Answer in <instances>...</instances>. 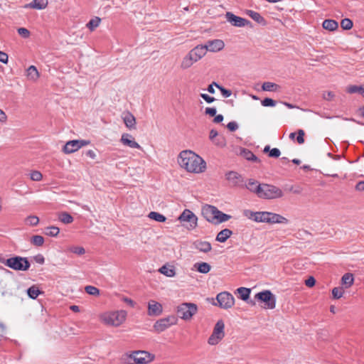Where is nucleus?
I'll return each instance as SVG.
<instances>
[{
    "instance_id": "f257e3e1",
    "label": "nucleus",
    "mask_w": 364,
    "mask_h": 364,
    "mask_svg": "<svg viewBox=\"0 0 364 364\" xmlns=\"http://www.w3.org/2000/svg\"><path fill=\"white\" fill-rule=\"evenodd\" d=\"M203 160L198 155L191 150H183L180 152L178 156V164L181 168H184L188 172L200 173L203 168Z\"/></svg>"
},
{
    "instance_id": "f03ea898",
    "label": "nucleus",
    "mask_w": 364,
    "mask_h": 364,
    "mask_svg": "<svg viewBox=\"0 0 364 364\" xmlns=\"http://www.w3.org/2000/svg\"><path fill=\"white\" fill-rule=\"evenodd\" d=\"M155 355L146 350H134L130 353H124L120 361L124 364H148L152 362Z\"/></svg>"
},
{
    "instance_id": "7ed1b4c3",
    "label": "nucleus",
    "mask_w": 364,
    "mask_h": 364,
    "mask_svg": "<svg viewBox=\"0 0 364 364\" xmlns=\"http://www.w3.org/2000/svg\"><path fill=\"white\" fill-rule=\"evenodd\" d=\"M127 315L124 310L109 311L102 314L100 319L106 325L117 327L124 323Z\"/></svg>"
},
{
    "instance_id": "20e7f679",
    "label": "nucleus",
    "mask_w": 364,
    "mask_h": 364,
    "mask_svg": "<svg viewBox=\"0 0 364 364\" xmlns=\"http://www.w3.org/2000/svg\"><path fill=\"white\" fill-rule=\"evenodd\" d=\"M284 196L283 191L272 184L262 183L259 198L266 200L280 198Z\"/></svg>"
},
{
    "instance_id": "39448f33",
    "label": "nucleus",
    "mask_w": 364,
    "mask_h": 364,
    "mask_svg": "<svg viewBox=\"0 0 364 364\" xmlns=\"http://www.w3.org/2000/svg\"><path fill=\"white\" fill-rule=\"evenodd\" d=\"M6 266L16 271H26L29 269L30 262L26 257L16 256L7 259Z\"/></svg>"
},
{
    "instance_id": "423d86ee",
    "label": "nucleus",
    "mask_w": 364,
    "mask_h": 364,
    "mask_svg": "<svg viewBox=\"0 0 364 364\" xmlns=\"http://www.w3.org/2000/svg\"><path fill=\"white\" fill-rule=\"evenodd\" d=\"M216 301H213V304L223 309H231L235 305L234 296L228 291L219 293L216 296Z\"/></svg>"
},
{
    "instance_id": "0eeeda50",
    "label": "nucleus",
    "mask_w": 364,
    "mask_h": 364,
    "mask_svg": "<svg viewBox=\"0 0 364 364\" xmlns=\"http://www.w3.org/2000/svg\"><path fill=\"white\" fill-rule=\"evenodd\" d=\"M225 337V323L223 320H218L215 323L213 331L208 338V343L211 346L218 344Z\"/></svg>"
},
{
    "instance_id": "6e6552de",
    "label": "nucleus",
    "mask_w": 364,
    "mask_h": 364,
    "mask_svg": "<svg viewBox=\"0 0 364 364\" xmlns=\"http://www.w3.org/2000/svg\"><path fill=\"white\" fill-rule=\"evenodd\" d=\"M197 306L193 303H183L177 307L179 318L188 321L197 312Z\"/></svg>"
},
{
    "instance_id": "1a4fd4ad",
    "label": "nucleus",
    "mask_w": 364,
    "mask_h": 364,
    "mask_svg": "<svg viewBox=\"0 0 364 364\" xmlns=\"http://www.w3.org/2000/svg\"><path fill=\"white\" fill-rule=\"evenodd\" d=\"M177 322V317H176L173 315H171L157 320L154 323L153 328L156 332L161 333L166 330L167 328H170L171 326L176 325Z\"/></svg>"
},
{
    "instance_id": "9d476101",
    "label": "nucleus",
    "mask_w": 364,
    "mask_h": 364,
    "mask_svg": "<svg viewBox=\"0 0 364 364\" xmlns=\"http://www.w3.org/2000/svg\"><path fill=\"white\" fill-rule=\"evenodd\" d=\"M255 299L263 301L265 304V309H273L276 306V298L269 290L257 293L255 295Z\"/></svg>"
},
{
    "instance_id": "9b49d317",
    "label": "nucleus",
    "mask_w": 364,
    "mask_h": 364,
    "mask_svg": "<svg viewBox=\"0 0 364 364\" xmlns=\"http://www.w3.org/2000/svg\"><path fill=\"white\" fill-rule=\"evenodd\" d=\"M206 210H208L213 215L211 219H208V221L213 223H224L231 218L230 215L223 213L215 206L206 205Z\"/></svg>"
},
{
    "instance_id": "f8f14e48",
    "label": "nucleus",
    "mask_w": 364,
    "mask_h": 364,
    "mask_svg": "<svg viewBox=\"0 0 364 364\" xmlns=\"http://www.w3.org/2000/svg\"><path fill=\"white\" fill-rule=\"evenodd\" d=\"M90 144L88 140H70L66 142L63 146V151L65 154H72L77 151L80 148Z\"/></svg>"
},
{
    "instance_id": "ddd939ff",
    "label": "nucleus",
    "mask_w": 364,
    "mask_h": 364,
    "mask_svg": "<svg viewBox=\"0 0 364 364\" xmlns=\"http://www.w3.org/2000/svg\"><path fill=\"white\" fill-rule=\"evenodd\" d=\"M245 216L248 219L252 220L257 223H268V212H253L250 210H245L243 212Z\"/></svg>"
},
{
    "instance_id": "4468645a",
    "label": "nucleus",
    "mask_w": 364,
    "mask_h": 364,
    "mask_svg": "<svg viewBox=\"0 0 364 364\" xmlns=\"http://www.w3.org/2000/svg\"><path fill=\"white\" fill-rule=\"evenodd\" d=\"M225 179L232 187H243L244 178L236 171H230L225 173Z\"/></svg>"
},
{
    "instance_id": "2eb2a0df",
    "label": "nucleus",
    "mask_w": 364,
    "mask_h": 364,
    "mask_svg": "<svg viewBox=\"0 0 364 364\" xmlns=\"http://www.w3.org/2000/svg\"><path fill=\"white\" fill-rule=\"evenodd\" d=\"M178 220L181 223H188L189 228H193L196 225L197 218L189 210H185L178 217Z\"/></svg>"
},
{
    "instance_id": "dca6fc26",
    "label": "nucleus",
    "mask_w": 364,
    "mask_h": 364,
    "mask_svg": "<svg viewBox=\"0 0 364 364\" xmlns=\"http://www.w3.org/2000/svg\"><path fill=\"white\" fill-rule=\"evenodd\" d=\"M225 18L229 23L237 27H244L250 23L248 20L237 16L231 12H227Z\"/></svg>"
},
{
    "instance_id": "f3484780",
    "label": "nucleus",
    "mask_w": 364,
    "mask_h": 364,
    "mask_svg": "<svg viewBox=\"0 0 364 364\" xmlns=\"http://www.w3.org/2000/svg\"><path fill=\"white\" fill-rule=\"evenodd\" d=\"M147 308V314L150 316H158L163 312L162 305L155 300H150L148 302Z\"/></svg>"
},
{
    "instance_id": "a211bd4d",
    "label": "nucleus",
    "mask_w": 364,
    "mask_h": 364,
    "mask_svg": "<svg viewBox=\"0 0 364 364\" xmlns=\"http://www.w3.org/2000/svg\"><path fill=\"white\" fill-rule=\"evenodd\" d=\"M225 47V43L220 39H214L206 41V51L216 53L222 50Z\"/></svg>"
},
{
    "instance_id": "6ab92c4d",
    "label": "nucleus",
    "mask_w": 364,
    "mask_h": 364,
    "mask_svg": "<svg viewBox=\"0 0 364 364\" xmlns=\"http://www.w3.org/2000/svg\"><path fill=\"white\" fill-rule=\"evenodd\" d=\"M120 142L127 146L132 149H137L142 150V147L134 140L133 136L127 133H124L122 135Z\"/></svg>"
},
{
    "instance_id": "aec40b11",
    "label": "nucleus",
    "mask_w": 364,
    "mask_h": 364,
    "mask_svg": "<svg viewBox=\"0 0 364 364\" xmlns=\"http://www.w3.org/2000/svg\"><path fill=\"white\" fill-rule=\"evenodd\" d=\"M243 186L247 188L250 192L257 195L259 196L262 183H259L257 181L253 178H250L247 181V182L244 184Z\"/></svg>"
},
{
    "instance_id": "412c9836",
    "label": "nucleus",
    "mask_w": 364,
    "mask_h": 364,
    "mask_svg": "<svg viewBox=\"0 0 364 364\" xmlns=\"http://www.w3.org/2000/svg\"><path fill=\"white\" fill-rule=\"evenodd\" d=\"M188 55L191 56L195 62L202 58L205 55V46L199 45L192 49Z\"/></svg>"
},
{
    "instance_id": "4be33fe9",
    "label": "nucleus",
    "mask_w": 364,
    "mask_h": 364,
    "mask_svg": "<svg viewBox=\"0 0 364 364\" xmlns=\"http://www.w3.org/2000/svg\"><path fill=\"white\" fill-rule=\"evenodd\" d=\"M123 121L126 125V127L129 129H136V119L134 116L129 112L123 114L122 116Z\"/></svg>"
},
{
    "instance_id": "5701e85b",
    "label": "nucleus",
    "mask_w": 364,
    "mask_h": 364,
    "mask_svg": "<svg viewBox=\"0 0 364 364\" xmlns=\"http://www.w3.org/2000/svg\"><path fill=\"white\" fill-rule=\"evenodd\" d=\"M288 220L282 215L271 212H268V223H284L287 224Z\"/></svg>"
},
{
    "instance_id": "b1692460",
    "label": "nucleus",
    "mask_w": 364,
    "mask_h": 364,
    "mask_svg": "<svg viewBox=\"0 0 364 364\" xmlns=\"http://www.w3.org/2000/svg\"><path fill=\"white\" fill-rule=\"evenodd\" d=\"M48 6V1L44 0H33L31 3L24 6L25 9H44Z\"/></svg>"
},
{
    "instance_id": "393cba45",
    "label": "nucleus",
    "mask_w": 364,
    "mask_h": 364,
    "mask_svg": "<svg viewBox=\"0 0 364 364\" xmlns=\"http://www.w3.org/2000/svg\"><path fill=\"white\" fill-rule=\"evenodd\" d=\"M232 235V230L228 228L223 229L218 233L216 240L220 242H225Z\"/></svg>"
},
{
    "instance_id": "a878e982",
    "label": "nucleus",
    "mask_w": 364,
    "mask_h": 364,
    "mask_svg": "<svg viewBox=\"0 0 364 364\" xmlns=\"http://www.w3.org/2000/svg\"><path fill=\"white\" fill-rule=\"evenodd\" d=\"M324 29L329 31H334L338 28V23L336 21L333 19H326L322 23Z\"/></svg>"
},
{
    "instance_id": "bb28decb",
    "label": "nucleus",
    "mask_w": 364,
    "mask_h": 364,
    "mask_svg": "<svg viewBox=\"0 0 364 364\" xmlns=\"http://www.w3.org/2000/svg\"><path fill=\"white\" fill-rule=\"evenodd\" d=\"M247 15L253 19L255 22L261 24L266 25L265 19L258 13L252 10H249L247 11Z\"/></svg>"
},
{
    "instance_id": "cd10ccee",
    "label": "nucleus",
    "mask_w": 364,
    "mask_h": 364,
    "mask_svg": "<svg viewBox=\"0 0 364 364\" xmlns=\"http://www.w3.org/2000/svg\"><path fill=\"white\" fill-rule=\"evenodd\" d=\"M159 272L168 277H173L176 274L175 269L173 267L167 264L163 265L161 267H160Z\"/></svg>"
},
{
    "instance_id": "c85d7f7f",
    "label": "nucleus",
    "mask_w": 364,
    "mask_h": 364,
    "mask_svg": "<svg viewBox=\"0 0 364 364\" xmlns=\"http://www.w3.org/2000/svg\"><path fill=\"white\" fill-rule=\"evenodd\" d=\"M251 289L246 287H239L236 289L235 294H238V297L243 301H247L250 298Z\"/></svg>"
},
{
    "instance_id": "c756f323",
    "label": "nucleus",
    "mask_w": 364,
    "mask_h": 364,
    "mask_svg": "<svg viewBox=\"0 0 364 364\" xmlns=\"http://www.w3.org/2000/svg\"><path fill=\"white\" fill-rule=\"evenodd\" d=\"M27 77L32 81H36L39 77V73L34 65H31L26 70Z\"/></svg>"
},
{
    "instance_id": "7c9ffc66",
    "label": "nucleus",
    "mask_w": 364,
    "mask_h": 364,
    "mask_svg": "<svg viewBox=\"0 0 364 364\" xmlns=\"http://www.w3.org/2000/svg\"><path fill=\"white\" fill-rule=\"evenodd\" d=\"M354 277L350 273H346L341 278V284L345 288H349L353 284Z\"/></svg>"
},
{
    "instance_id": "2f4dec72",
    "label": "nucleus",
    "mask_w": 364,
    "mask_h": 364,
    "mask_svg": "<svg viewBox=\"0 0 364 364\" xmlns=\"http://www.w3.org/2000/svg\"><path fill=\"white\" fill-rule=\"evenodd\" d=\"M58 220L64 224H70L73 222V217L67 212H61L58 214Z\"/></svg>"
},
{
    "instance_id": "473e14b6",
    "label": "nucleus",
    "mask_w": 364,
    "mask_h": 364,
    "mask_svg": "<svg viewBox=\"0 0 364 364\" xmlns=\"http://www.w3.org/2000/svg\"><path fill=\"white\" fill-rule=\"evenodd\" d=\"M262 88L264 91L275 92L280 88L279 85L271 82H265L262 84Z\"/></svg>"
},
{
    "instance_id": "72a5a7b5",
    "label": "nucleus",
    "mask_w": 364,
    "mask_h": 364,
    "mask_svg": "<svg viewBox=\"0 0 364 364\" xmlns=\"http://www.w3.org/2000/svg\"><path fill=\"white\" fill-rule=\"evenodd\" d=\"M241 154L242 156L248 160V161H252L255 162H259L260 160L250 151L247 149H243L241 152Z\"/></svg>"
},
{
    "instance_id": "f704fd0d",
    "label": "nucleus",
    "mask_w": 364,
    "mask_h": 364,
    "mask_svg": "<svg viewBox=\"0 0 364 364\" xmlns=\"http://www.w3.org/2000/svg\"><path fill=\"white\" fill-rule=\"evenodd\" d=\"M346 90L350 94L359 93L364 97V85L361 86L350 85L347 87Z\"/></svg>"
},
{
    "instance_id": "c9c22d12",
    "label": "nucleus",
    "mask_w": 364,
    "mask_h": 364,
    "mask_svg": "<svg viewBox=\"0 0 364 364\" xmlns=\"http://www.w3.org/2000/svg\"><path fill=\"white\" fill-rule=\"evenodd\" d=\"M194 63H196L191 56L186 55L182 60L181 68L183 70L189 68Z\"/></svg>"
},
{
    "instance_id": "e433bc0d",
    "label": "nucleus",
    "mask_w": 364,
    "mask_h": 364,
    "mask_svg": "<svg viewBox=\"0 0 364 364\" xmlns=\"http://www.w3.org/2000/svg\"><path fill=\"white\" fill-rule=\"evenodd\" d=\"M59 232L60 229L54 225L46 227L44 230V233L50 237H56Z\"/></svg>"
},
{
    "instance_id": "4c0bfd02",
    "label": "nucleus",
    "mask_w": 364,
    "mask_h": 364,
    "mask_svg": "<svg viewBox=\"0 0 364 364\" xmlns=\"http://www.w3.org/2000/svg\"><path fill=\"white\" fill-rule=\"evenodd\" d=\"M27 294L28 296L33 299H36L39 294H42V291H40L38 287L35 285H33L27 290Z\"/></svg>"
},
{
    "instance_id": "58836bf2",
    "label": "nucleus",
    "mask_w": 364,
    "mask_h": 364,
    "mask_svg": "<svg viewBox=\"0 0 364 364\" xmlns=\"http://www.w3.org/2000/svg\"><path fill=\"white\" fill-rule=\"evenodd\" d=\"M149 218L150 219H152L154 220H156L157 222H161V223L165 222L166 220V218L164 215H162L159 213H157V212H154V211L149 213Z\"/></svg>"
},
{
    "instance_id": "ea45409f",
    "label": "nucleus",
    "mask_w": 364,
    "mask_h": 364,
    "mask_svg": "<svg viewBox=\"0 0 364 364\" xmlns=\"http://www.w3.org/2000/svg\"><path fill=\"white\" fill-rule=\"evenodd\" d=\"M101 19L99 17H95L90 20V21L87 23L86 26L91 31H93L96 28H97L100 23Z\"/></svg>"
},
{
    "instance_id": "a19ab883",
    "label": "nucleus",
    "mask_w": 364,
    "mask_h": 364,
    "mask_svg": "<svg viewBox=\"0 0 364 364\" xmlns=\"http://www.w3.org/2000/svg\"><path fill=\"white\" fill-rule=\"evenodd\" d=\"M31 242L37 247H41L44 243V238L41 235H34L31 239Z\"/></svg>"
},
{
    "instance_id": "79ce46f5",
    "label": "nucleus",
    "mask_w": 364,
    "mask_h": 364,
    "mask_svg": "<svg viewBox=\"0 0 364 364\" xmlns=\"http://www.w3.org/2000/svg\"><path fill=\"white\" fill-rule=\"evenodd\" d=\"M344 289L343 287H335L332 289V295L333 299H338L343 296Z\"/></svg>"
},
{
    "instance_id": "37998d69",
    "label": "nucleus",
    "mask_w": 364,
    "mask_h": 364,
    "mask_svg": "<svg viewBox=\"0 0 364 364\" xmlns=\"http://www.w3.org/2000/svg\"><path fill=\"white\" fill-rule=\"evenodd\" d=\"M26 223L31 226H36L39 223V218L36 215H30L26 218Z\"/></svg>"
},
{
    "instance_id": "c03bdc74",
    "label": "nucleus",
    "mask_w": 364,
    "mask_h": 364,
    "mask_svg": "<svg viewBox=\"0 0 364 364\" xmlns=\"http://www.w3.org/2000/svg\"><path fill=\"white\" fill-rule=\"evenodd\" d=\"M85 290L90 295L98 296L100 294V290L94 286H87Z\"/></svg>"
},
{
    "instance_id": "a18cd8bd",
    "label": "nucleus",
    "mask_w": 364,
    "mask_h": 364,
    "mask_svg": "<svg viewBox=\"0 0 364 364\" xmlns=\"http://www.w3.org/2000/svg\"><path fill=\"white\" fill-rule=\"evenodd\" d=\"M341 26L344 30H350L353 27V22L349 18H344L341 22Z\"/></svg>"
},
{
    "instance_id": "49530a36",
    "label": "nucleus",
    "mask_w": 364,
    "mask_h": 364,
    "mask_svg": "<svg viewBox=\"0 0 364 364\" xmlns=\"http://www.w3.org/2000/svg\"><path fill=\"white\" fill-rule=\"evenodd\" d=\"M70 252L77 255H82L85 253V250L82 247L73 246L69 248Z\"/></svg>"
},
{
    "instance_id": "de8ad7c7",
    "label": "nucleus",
    "mask_w": 364,
    "mask_h": 364,
    "mask_svg": "<svg viewBox=\"0 0 364 364\" xmlns=\"http://www.w3.org/2000/svg\"><path fill=\"white\" fill-rule=\"evenodd\" d=\"M43 178L42 173L38 171H33L30 173V178L33 181H40Z\"/></svg>"
},
{
    "instance_id": "09e8293b",
    "label": "nucleus",
    "mask_w": 364,
    "mask_h": 364,
    "mask_svg": "<svg viewBox=\"0 0 364 364\" xmlns=\"http://www.w3.org/2000/svg\"><path fill=\"white\" fill-rule=\"evenodd\" d=\"M214 85H215V87L218 88L220 90V92L224 97H225V98L229 97L232 95L231 90H227V89L224 88L223 87L220 86L216 82H214Z\"/></svg>"
},
{
    "instance_id": "8fccbe9b",
    "label": "nucleus",
    "mask_w": 364,
    "mask_h": 364,
    "mask_svg": "<svg viewBox=\"0 0 364 364\" xmlns=\"http://www.w3.org/2000/svg\"><path fill=\"white\" fill-rule=\"evenodd\" d=\"M262 105L264 107H274L276 102L271 98H265L262 101Z\"/></svg>"
},
{
    "instance_id": "3c124183",
    "label": "nucleus",
    "mask_w": 364,
    "mask_h": 364,
    "mask_svg": "<svg viewBox=\"0 0 364 364\" xmlns=\"http://www.w3.org/2000/svg\"><path fill=\"white\" fill-rule=\"evenodd\" d=\"M17 31L18 33L24 38H27L30 36V31L26 28H19Z\"/></svg>"
},
{
    "instance_id": "603ef678",
    "label": "nucleus",
    "mask_w": 364,
    "mask_h": 364,
    "mask_svg": "<svg viewBox=\"0 0 364 364\" xmlns=\"http://www.w3.org/2000/svg\"><path fill=\"white\" fill-rule=\"evenodd\" d=\"M322 97L325 100L331 101L334 98L335 95L331 91H325L323 92Z\"/></svg>"
},
{
    "instance_id": "864d4df0",
    "label": "nucleus",
    "mask_w": 364,
    "mask_h": 364,
    "mask_svg": "<svg viewBox=\"0 0 364 364\" xmlns=\"http://www.w3.org/2000/svg\"><path fill=\"white\" fill-rule=\"evenodd\" d=\"M297 134H298V136H297V137H296V141H297V142H298L299 144H304V134H305V133H304V130H302V129H299V130H298Z\"/></svg>"
},
{
    "instance_id": "5fc2aeb1",
    "label": "nucleus",
    "mask_w": 364,
    "mask_h": 364,
    "mask_svg": "<svg viewBox=\"0 0 364 364\" xmlns=\"http://www.w3.org/2000/svg\"><path fill=\"white\" fill-rule=\"evenodd\" d=\"M281 152L279 149L273 148L269 151V156L270 157L277 158L280 156Z\"/></svg>"
},
{
    "instance_id": "6e6d98bb",
    "label": "nucleus",
    "mask_w": 364,
    "mask_h": 364,
    "mask_svg": "<svg viewBox=\"0 0 364 364\" xmlns=\"http://www.w3.org/2000/svg\"><path fill=\"white\" fill-rule=\"evenodd\" d=\"M193 269H197L201 273H205V262L196 263L193 265Z\"/></svg>"
},
{
    "instance_id": "4d7b16f0",
    "label": "nucleus",
    "mask_w": 364,
    "mask_h": 364,
    "mask_svg": "<svg viewBox=\"0 0 364 364\" xmlns=\"http://www.w3.org/2000/svg\"><path fill=\"white\" fill-rule=\"evenodd\" d=\"M228 129L231 132H235L238 129V124L236 122H230L227 124Z\"/></svg>"
},
{
    "instance_id": "13d9d810",
    "label": "nucleus",
    "mask_w": 364,
    "mask_h": 364,
    "mask_svg": "<svg viewBox=\"0 0 364 364\" xmlns=\"http://www.w3.org/2000/svg\"><path fill=\"white\" fill-rule=\"evenodd\" d=\"M316 283V280L313 277H309L306 281H305V284L309 287H312L313 286H314Z\"/></svg>"
},
{
    "instance_id": "bf43d9fd",
    "label": "nucleus",
    "mask_w": 364,
    "mask_h": 364,
    "mask_svg": "<svg viewBox=\"0 0 364 364\" xmlns=\"http://www.w3.org/2000/svg\"><path fill=\"white\" fill-rule=\"evenodd\" d=\"M33 258H34V260L36 261V262H37L38 264H43L45 262V258L41 254L36 255Z\"/></svg>"
},
{
    "instance_id": "052dcab7",
    "label": "nucleus",
    "mask_w": 364,
    "mask_h": 364,
    "mask_svg": "<svg viewBox=\"0 0 364 364\" xmlns=\"http://www.w3.org/2000/svg\"><path fill=\"white\" fill-rule=\"evenodd\" d=\"M0 62L4 63H6L8 62V55L1 51H0Z\"/></svg>"
},
{
    "instance_id": "680f3d73",
    "label": "nucleus",
    "mask_w": 364,
    "mask_h": 364,
    "mask_svg": "<svg viewBox=\"0 0 364 364\" xmlns=\"http://www.w3.org/2000/svg\"><path fill=\"white\" fill-rule=\"evenodd\" d=\"M217 110L215 107H206V114H210V116H215L216 114Z\"/></svg>"
},
{
    "instance_id": "e2e57ef3",
    "label": "nucleus",
    "mask_w": 364,
    "mask_h": 364,
    "mask_svg": "<svg viewBox=\"0 0 364 364\" xmlns=\"http://www.w3.org/2000/svg\"><path fill=\"white\" fill-rule=\"evenodd\" d=\"M355 189L358 191H364V181L358 182L355 186Z\"/></svg>"
},
{
    "instance_id": "0e129e2a",
    "label": "nucleus",
    "mask_w": 364,
    "mask_h": 364,
    "mask_svg": "<svg viewBox=\"0 0 364 364\" xmlns=\"http://www.w3.org/2000/svg\"><path fill=\"white\" fill-rule=\"evenodd\" d=\"M86 155L92 159H95L96 158V154L95 153L94 151L92 150H88L87 152H86Z\"/></svg>"
},
{
    "instance_id": "69168bd1",
    "label": "nucleus",
    "mask_w": 364,
    "mask_h": 364,
    "mask_svg": "<svg viewBox=\"0 0 364 364\" xmlns=\"http://www.w3.org/2000/svg\"><path fill=\"white\" fill-rule=\"evenodd\" d=\"M223 116L222 114H218L215 117L213 122L215 123H220V122H223Z\"/></svg>"
},
{
    "instance_id": "338daca9",
    "label": "nucleus",
    "mask_w": 364,
    "mask_h": 364,
    "mask_svg": "<svg viewBox=\"0 0 364 364\" xmlns=\"http://www.w3.org/2000/svg\"><path fill=\"white\" fill-rule=\"evenodd\" d=\"M214 87H215V85H214V82H213L212 84H210V85H208V88L206 89V90L210 92V93H215V88Z\"/></svg>"
},
{
    "instance_id": "774afa93",
    "label": "nucleus",
    "mask_w": 364,
    "mask_h": 364,
    "mask_svg": "<svg viewBox=\"0 0 364 364\" xmlns=\"http://www.w3.org/2000/svg\"><path fill=\"white\" fill-rule=\"evenodd\" d=\"M6 118H7V117H6L5 112L0 109V122H5L6 120Z\"/></svg>"
}]
</instances>
